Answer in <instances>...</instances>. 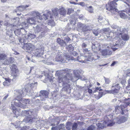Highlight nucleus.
Returning <instances> with one entry per match:
<instances>
[{"mask_svg":"<svg viewBox=\"0 0 130 130\" xmlns=\"http://www.w3.org/2000/svg\"><path fill=\"white\" fill-rule=\"evenodd\" d=\"M70 71V70L68 69L62 70L60 72L58 80L59 83L63 82L65 89L67 91L69 90V93H71L70 91L73 85L71 84L72 78L69 74Z\"/></svg>","mask_w":130,"mask_h":130,"instance_id":"nucleus-1","label":"nucleus"},{"mask_svg":"<svg viewBox=\"0 0 130 130\" xmlns=\"http://www.w3.org/2000/svg\"><path fill=\"white\" fill-rule=\"evenodd\" d=\"M47 14H43L41 18L40 13L37 11H32L31 12L30 15L32 16L31 18H28L27 19V23L32 24H34L35 23L37 22H41L42 20L44 19L45 20L48 19V17L50 16L51 18H52V16H50L51 12L48 10L46 11Z\"/></svg>","mask_w":130,"mask_h":130,"instance_id":"nucleus-2","label":"nucleus"},{"mask_svg":"<svg viewBox=\"0 0 130 130\" xmlns=\"http://www.w3.org/2000/svg\"><path fill=\"white\" fill-rule=\"evenodd\" d=\"M115 118L114 119L113 115H107L104 120L97 121L96 124L99 129H103L108 126H111L114 125L116 121Z\"/></svg>","mask_w":130,"mask_h":130,"instance_id":"nucleus-3","label":"nucleus"},{"mask_svg":"<svg viewBox=\"0 0 130 130\" xmlns=\"http://www.w3.org/2000/svg\"><path fill=\"white\" fill-rule=\"evenodd\" d=\"M29 100L28 99H24L22 98H15L12 101V103L14 104L15 106L22 108H24L26 104H29Z\"/></svg>","mask_w":130,"mask_h":130,"instance_id":"nucleus-4","label":"nucleus"},{"mask_svg":"<svg viewBox=\"0 0 130 130\" xmlns=\"http://www.w3.org/2000/svg\"><path fill=\"white\" fill-rule=\"evenodd\" d=\"M118 0H114L112 1L108 2V4L106 5V9L110 11L111 13H115L118 10L116 8L117 5L116 2L118 1Z\"/></svg>","mask_w":130,"mask_h":130,"instance_id":"nucleus-5","label":"nucleus"},{"mask_svg":"<svg viewBox=\"0 0 130 130\" xmlns=\"http://www.w3.org/2000/svg\"><path fill=\"white\" fill-rule=\"evenodd\" d=\"M34 30L36 32H40L42 33L48 31V29L46 26L42 24H39L35 27Z\"/></svg>","mask_w":130,"mask_h":130,"instance_id":"nucleus-6","label":"nucleus"},{"mask_svg":"<svg viewBox=\"0 0 130 130\" xmlns=\"http://www.w3.org/2000/svg\"><path fill=\"white\" fill-rule=\"evenodd\" d=\"M111 27L113 29L112 31L113 33H116L117 35H121L126 31V30L125 28L119 27L116 26H113V25Z\"/></svg>","mask_w":130,"mask_h":130,"instance_id":"nucleus-7","label":"nucleus"},{"mask_svg":"<svg viewBox=\"0 0 130 130\" xmlns=\"http://www.w3.org/2000/svg\"><path fill=\"white\" fill-rule=\"evenodd\" d=\"M37 82L31 83L30 82L28 84L25 86V90L26 92H29L30 91L31 89L33 88L34 87L35 89H36L37 86Z\"/></svg>","mask_w":130,"mask_h":130,"instance_id":"nucleus-8","label":"nucleus"},{"mask_svg":"<svg viewBox=\"0 0 130 130\" xmlns=\"http://www.w3.org/2000/svg\"><path fill=\"white\" fill-rule=\"evenodd\" d=\"M49 93L46 91H41L40 92V100L42 101H44L48 97Z\"/></svg>","mask_w":130,"mask_h":130,"instance_id":"nucleus-9","label":"nucleus"},{"mask_svg":"<svg viewBox=\"0 0 130 130\" xmlns=\"http://www.w3.org/2000/svg\"><path fill=\"white\" fill-rule=\"evenodd\" d=\"M11 75L13 78H15L18 75V70L16 68V66L15 64H13L11 66Z\"/></svg>","mask_w":130,"mask_h":130,"instance_id":"nucleus-10","label":"nucleus"},{"mask_svg":"<svg viewBox=\"0 0 130 130\" xmlns=\"http://www.w3.org/2000/svg\"><path fill=\"white\" fill-rule=\"evenodd\" d=\"M127 106L126 104L125 105H121L120 106H117L115 107V111L117 112L116 114L121 113L122 114H123V111L124 109Z\"/></svg>","mask_w":130,"mask_h":130,"instance_id":"nucleus-11","label":"nucleus"},{"mask_svg":"<svg viewBox=\"0 0 130 130\" xmlns=\"http://www.w3.org/2000/svg\"><path fill=\"white\" fill-rule=\"evenodd\" d=\"M44 47H41L40 48H37L35 50V55L37 57H41L43 54Z\"/></svg>","mask_w":130,"mask_h":130,"instance_id":"nucleus-12","label":"nucleus"},{"mask_svg":"<svg viewBox=\"0 0 130 130\" xmlns=\"http://www.w3.org/2000/svg\"><path fill=\"white\" fill-rule=\"evenodd\" d=\"M106 48H107V47ZM108 48L101 51V53L102 56H108L111 54L112 52L110 50V49Z\"/></svg>","mask_w":130,"mask_h":130,"instance_id":"nucleus-13","label":"nucleus"},{"mask_svg":"<svg viewBox=\"0 0 130 130\" xmlns=\"http://www.w3.org/2000/svg\"><path fill=\"white\" fill-rule=\"evenodd\" d=\"M56 61L58 62H64V59L62 53H59L56 58Z\"/></svg>","mask_w":130,"mask_h":130,"instance_id":"nucleus-14","label":"nucleus"},{"mask_svg":"<svg viewBox=\"0 0 130 130\" xmlns=\"http://www.w3.org/2000/svg\"><path fill=\"white\" fill-rule=\"evenodd\" d=\"M31 114L28 115L23 120V121L26 122H29L31 123L33 121H34V120L35 119L33 118Z\"/></svg>","mask_w":130,"mask_h":130,"instance_id":"nucleus-15","label":"nucleus"},{"mask_svg":"<svg viewBox=\"0 0 130 130\" xmlns=\"http://www.w3.org/2000/svg\"><path fill=\"white\" fill-rule=\"evenodd\" d=\"M29 6L28 5H26L25 6H20L18 7H17V8L14 10V11L16 12H17L18 11H22L25 9V8L26 7H27Z\"/></svg>","mask_w":130,"mask_h":130,"instance_id":"nucleus-16","label":"nucleus"},{"mask_svg":"<svg viewBox=\"0 0 130 130\" xmlns=\"http://www.w3.org/2000/svg\"><path fill=\"white\" fill-rule=\"evenodd\" d=\"M59 14L63 17L66 16L67 14V11L66 9L62 7L59 9L58 10Z\"/></svg>","mask_w":130,"mask_h":130,"instance_id":"nucleus-17","label":"nucleus"},{"mask_svg":"<svg viewBox=\"0 0 130 130\" xmlns=\"http://www.w3.org/2000/svg\"><path fill=\"white\" fill-rule=\"evenodd\" d=\"M119 84H117L115 85H113L112 87V89H113L114 88V89L112 90V93H117L118 92V91L120 89V87L119 85Z\"/></svg>","mask_w":130,"mask_h":130,"instance_id":"nucleus-18","label":"nucleus"},{"mask_svg":"<svg viewBox=\"0 0 130 130\" xmlns=\"http://www.w3.org/2000/svg\"><path fill=\"white\" fill-rule=\"evenodd\" d=\"M14 104H13L11 102L10 108L15 115L18 116H19L20 115V113L18 111L16 110V108Z\"/></svg>","mask_w":130,"mask_h":130,"instance_id":"nucleus-19","label":"nucleus"},{"mask_svg":"<svg viewBox=\"0 0 130 130\" xmlns=\"http://www.w3.org/2000/svg\"><path fill=\"white\" fill-rule=\"evenodd\" d=\"M5 60L3 61V64L5 65H8L13 62L14 58L12 57H11L9 59H6Z\"/></svg>","mask_w":130,"mask_h":130,"instance_id":"nucleus-20","label":"nucleus"},{"mask_svg":"<svg viewBox=\"0 0 130 130\" xmlns=\"http://www.w3.org/2000/svg\"><path fill=\"white\" fill-rule=\"evenodd\" d=\"M32 45L31 43L25 44L23 48L25 50H32Z\"/></svg>","mask_w":130,"mask_h":130,"instance_id":"nucleus-21","label":"nucleus"},{"mask_svg":"<svg viewBox=\"0 0 130 130\" xmlns=\"http://www.w3.org/2000/svg\"><path fill=\"white\" fill-rule=\"evenodd\" d=\"M102 90V89L100 88H96L95 90H92L91 89L88 88L87 90H86V91L88 92L89 93L90 95H91L93 94V95L96 92V91H101Z\"/></svg>","mask_w":130,"mask_h":130,"instance_id":"nucleus-22","label":"nucleus"},{"mask_svg":"<svg viewBox=\"0 0 130 130\" xmlns=\"http://www.w3.org/2000/svg\"><path fill=\"white\" fill-rule=\"evenodd\" d=\"M99 91H96V92L94 94V96L96 99H99L103 95V93L102 92H99Z\"/></svg>","mask_w":130,"mask_h":130,"instance_id":"nucleus-23","label":"nucleus"},{"mask_svg":"<svg viewBox=\"0 0 130 130\" xmlns=\"http://www.w3.org/2000/svg\"><path fill=\"white\" fill-rule=\"evenodd\" d=\"M58 10L57 8H54L52 10V12L55 18H59V16L58 14Z\"/></svg>","mask_w":130,"mask_h":130,"instance_id":"nucleus-24","label":"nucleus"},{"mask_svg":"<svg viewBox=\"0 0 130 130\" xmlns=\"http://www.w3.org/2000/svg\"><path fill=\"white\" fill-rule=\"evenodd\" d=\"M16 94L17 95V96L15 98H17V97L18 98H21L22 97H23V91L22 90H17L16 91Z\"/></svg>","mask_w":130,"mask_h":130,"instance_id":"nucleus-25","label":"nucleus"},{"mask_svg":"<svg viewBox=\"0 0 130 130\" xmlns=\"http://www.w3.org/2000/svg\"><path fill=\"white\" fill-rule=\"evenodd\" d=\"M57 42L59 43L61 46H65L66 45V44L65 41H64L62 40H61L60 38H58L57 39Z\"/></svg>","mask_w":130,"mask_h":130,"instance_id":"nucleus-26","label":"nucleus"},{"mask_svg":"<svg viewBox=\"0 0 130 130\" xmlns=\"http://www.w3.org/2000/svg\"><path fill=\"white\" fill-rule=\"evenodd\" d=\"M82 29L83 32H85L88 30H91V28L89 26L85 25L83 27Z\"/></svg>","mask_w":130,"mask_h":130,"instance_id":"nucleus-27","label":"nucleus"},{"mask_svg":"<svg viewBox=\"0 0 130 130\" xmlns=\"http://www.w3.org/2000/svg\"><path fill=\"white\" fill-rule=\"evenodd\" d=\"M7 55L4 53H0V61L4 60L7 58Z\"/></svg>","mask_w":130,"mask_h":130,"instance_id":"nucleus-28","label":"nucleus"},{"mask_svg":"<svg viewBox=\"0 0 130 130\" xmlns=\"http://www.w3.org/2000/svg\"><path fill=\"white\" fill-rule=\"evenodd\" d=\"M11 80L8 78H5V81L3 83L4 86H7L9 85L11 82Z\"/></svg>","mask_w":130,"mask_h":130,"instance_id":"nucleus-29","label":"nucleus"},{"mask_svg":"<svg viewBox=\"0 0 130 130\" xmlns=\"http://www.w3.org/2000/svg\"><path fill=\"white\" fill-rule=\"evenodd\" d=\"M127 120V118L123 116L120 120L117 121V122L118 123H120L124 122Z\"/></svg>","mask_w":130,"mask_h":130,"instance_id":"nucleus-30","label":"nucleus"},{"mask_svg":"<svg viewBox=\"0 0 130 130\" xmlns=\"http://www.w3.org/2000/svg\"><path fill=\"white\" fill-rule=\"evenodd\" d=\"M100 58V56L98 54H95L93 56H91L90 58L92 60H98Z\"/></svg>","mask_w":130,"mask_h":130,"instance_id":"nucleus-31","label":"nucleus"},{"mask_svg":"<svg viewBox=\"0 0 130 130\" xmlns=\"http://www.w3.org/2000/svg\"><path fill=\"white\" fill-rule=\"evenodd\" d=\"M63 56L64 62L66 61V62H67V61H69L70 59V56L67 54H65L63 55Z\"/></svg>","mask_w":130,"mask_h":130,"instance_id":"nucleus-32","label":"nucleus"},{"mask_svg":"<svg viewBox=\"0 0 130 130\" xmlns=\"http://www.w3.org/2000/svg\"><path fill=\"white\" fill-rule=\"evenodd\" d=\"M110 29L108 28H104L100 30V32L102 33H104L105 34H107L110 31Z\"/></svg>","mask_w":130,"mask_h":130,"instance_id":"nucleus-33","label":"nucleus"},{"mask_svg":"<svg viewBox=\"0 0 130 130\" xmlns=\"http://www.w3.org/2000/svg\"><path fill=\"white\" fill-rule=\"evenodd\" d=\"M22 115L23 116H25L26 117L28 115L31 114V113L30 111H27L26 110L23 111L22 112Z\"/></svg>","mask_w":130,"mask_h":130,"instance_id":"nucleus-34","label":"nucleus"},{"mask_svg":"<svg viewBox=\"0 0 130 130\" xmlns=\"http://www.w3.org/2000/svg\"><path fill=\"white\" fill-rule=\"evenodd\" d=\"M72 126V123L70 122H68L66 124V127L67 130H71V127Z\"/></svg>","mask_w":130,"mask_h":130,"instance_id":"nucleus-35","label":"nucleus"},{"mask_svg":"<svg viewBox=\"0 0 130 130\" xmlns=\"http://www.w3.org/2000/svg\"><path fill=\"white\" fill-rule=\"evenodd\" d=\"M73 73L76 77L78 78L79 77L80 73L79 71L78 70H74L73 71Z\"/></svg>","mask_w":130,"mask_h":130,"instance_id":"nucleus-36","label":"nucleus"},{"mask_svg":"<svg viewBox=\"0 0 130 130\" xmlns=\"http://www.w3.org/2000/svg\"><path fill=\"white\" fill-rule=\"evenodd\" d=\"M70 25L69 24V26H70V27H71V26H73L72 28H73V29L74 27V26L75 24V19H71L70 20Z\"/></svg>","mask_w":130,"mask_h":130,"instance_id":"nucleus-37","label":"nucleus"},{"mask_svg":"<svg viewBox=\"0 0 130 130\" xmlns=\"http://www.w3.org/2000/svg\"><path fill=\"white\" fill-rule=\"evenodd\" d=\"M121 38L123 40L125 41L128 40L129 39V36L126 34H124L122 35Z\"/></svg>","mask_w":130,"mask_h":130,"instance_id":"nucleus-38","label":"nucleus"},{"mask_svg":"<svg viewBox=\"0 0 130 130\" xmlns=\"http://www.w3.org/2000/svg\"><path fill=\"white\" fill-rule=\"evenodd\" d=\"M122 41H121L119 43H115V44H113V46H112V47H117L118 46V47H120V45H123L125 43V42H121Z\"/></svg>","mask_w":130,"mask_h":130,"instance_id":"nucleus-39","label":"nucleus"},{"mask_svg":"<svg viewBox=\"0 0 130 130\" xmlns=\"http://www.w3.org/2000/svg\"><path fill=\"white\" fill-rule=\"evenodd\" d=\"M92 31L93 34L96 36H98L100 32L99 29H94Z\"/></svg>","mask_w":130,"mask_h":130,"instance_id":"nucleus-40","label":"nucleus"},{"mask_svg":"<svg viewBox=\"0 0 130 130\" xmlns=\"http://www.w3.org/2000/svg\"><path fill=\"white\" fill-rule=\"evenodd\" d=\"M87 10L90 13H92L93 12V9L92 6H90L87 7Z\"/></svg>","mask_w":130,"mask_h":130,"instance_id":"nucleus-41","label":"nucleus"},{"mask_svg":"<svg viewBox=\"0 0 130 130\" xmlns=\"http://www.w3.org/2000/svg\"><path fill=\"white\" fill-rule=\"evenodd\" d=\"M119 47H118V46L117 47H111V46L110 45L108 46H107V48H108L109 49L112 48V50L113 51H115L117 50Z\"/></svg>","mask_w":130,"mask_h":130,"instance_id":"nucleus-42","label":"nucleus"},{"mask_svg":"<svg viewBox=\"0 0 130 130\" xmlns=\"http://www.w3.org/2000/svg\"><path fill=\"white\" fill-rule=\"evenodd\" d=\"M77 125L76 123H74L72 125V130H77Z\"/></svg>","mask_w":130,"mask_h":130,"instance_id":"nucleus-43","label":"nucleus"},{"mask_svg":"<svg viewBox=\"0 0 130 130\" xmlns=\"http://www.w3.org/2000/svg\"><path fill=\"white\" fill-rule=\"evenodd\" d=\"M59 129V130H65L64 129V125L63 124H60L58 126Z\"/></svg>","mask_w":130,"mask_h":130,"instance_id":"nucleus-44","label":"nucleus"},{"mask_svg":"<svg viewBox=\"0 0 130 130\" xmlns=\"http://www.w3.org/2000/svg\"><path fill=\"white\" fill-rule=\"evenodd\" d=\"M95 126L94 125H92L88 127L87 130H95Z\"/></svg>","mask_w":130,"mask_h":130,"instance_id":"nucleus-45","label":"nucleus"},{"mask_svg":"<svg viewBox=\"0 0 130 130\" xmlns=\"http://www.w3.org/2000/svg\"><path fill=\"white\" fill-rule=\"evenodd\" d=\"M125 100L124 103L126 104L127 105H128L130 104V98H128L127 99H125Z\"/></svg>","mask_w":130,"mask_h":130,"instance_id":"nucleus-46","label":"nucleus"},{"mask_svg":"<svg viewBox=\"0 0 130 130\" xmlns=\"http://www.w3.org/2000/svg\"><path fill=\"white\" fill-rule=\"evenodd\" d=\"M120 16L123 19H125L127 17L126 15L124 13L122 12L120 14Z\"/></svg>","mask_w":130,"mask_h":130,"instance_id":"nucleus-47","label":"nucleus"},{"mask_svg":"<svg viewBox=\"0 0 130 130\" xmlns=\"http://www.w3.org/2000/svg\"><path fill=\"white\" fill-rule=\"evenodd\" d=\"M104 79L105 80V84H108L110 82V81L109 78H106L105 77H104Z\"/></svg>","mask_w":130,"mask_h":130,"instance_id":"nucleus-48","label":"nucleus"},{"mask_svg":"<svg viewBox=\"0 0 130 130\" xmlns=\"http://www.w3.org/2000/svg\"><path fill=\"white\" fill-rule=\"evenodd\" d=\"M68 48H69V51L70 52H72L74 50V47L71 44L69 45Z\"/></svg>","mask_w":130,"mask_h":130,"instance_id":"nucleus-49","label":"nucleus"},{"mask_svg":"<svg viewBox=\"0 0 130 130\" xmlns=\"http://www.w3.org/2000/svg\"><path fill=\"white\" fill-rule=\"evenodd\" d=\"M85 25L84 24H83L82 23L80 22L78 23L77 24V27L79 28H82L84 26V25Z\"/></svg>","mask_w":130,"mask_h":130,"instance_id":"nucleus-50","label":"nucleus"},{"mask_svg":"<svg viewBox=\"0 0 130 130\" xmlns=\"http://www.w3.org/2000/svg\"><path fill=\"white\" fill-rule=\"evenodd\" d=\"M20 30L19 29H17V30L14 31V32L15 34L17 35H19L20 34Z\"/></svg>","mask_w":130,"mask_h":130,"instance_id":"nucleus-51","label":"nucleus"},{"mask_svg":"<svg viewBox=\"0 0 130 130\" xmlns=\"http://www.w3.org/2000/svg\"><path fill=\"white\" fill-rule=\"evenodd\" d=\"M124 3L126 4L128 7H130V1L129 0H124Z\"/></svg>","mask_w":130,"mask_h":130,"instance_id":"nucleus-52","label":"nucleus"},{"mask_svg":"<svg viewBox=\"0 0 130 130\" xmlns=\"http://www.w3.org/2000/svg\"><path fill=\"white\" fill-rule=\"evenodd\" d=\"M48 24L53 26L55 25V23L53 20H51V21L49 22Z\"/></svg>","mask_w":130,"mask_h":130,"instance_id":"nucleus-53","label":"nucleus"},{"mask_svg":"<svg viewBox=\"0 0 130 130\" xmlns=\"http://www.w3.org/2000/svg\"><path fill=\"white\" fill-rule=\"evenodd\" d=\"M70 53L71 54H72L73 55L75 56H76L78 55V54L75 51H73L70 52Z\"/></svg>","mask_w":130,"mask_h":130,"instance_id":"nucleus-54","label":"nucleus"},{"mask_svg":"<svg viewBox=\"0 0 130 130\" xmlns=\"http://www.w3.org/2000/svg\"><path fill=\"white\" fill-rule=\"evenodd\" d=\"M12 31L11 29L10 30H8L7 31V34H8L9 36L11 35V33H12Z\"/></svg>","mask_w":130,"mask_h":130,"instance_id":"nucleus-55","label":"nucleus"},{"mask_svg":"<svg viewBox=\"0 0 130 130\" xmlns=\"http://www.w3.org/2000/svg\"><path fill=\"white\" fill-rule=\"evenodd\" d=\"M58 126H57L55 127H53L51 128V130H58L59 129Z\"/></svg>","mask_w":130,"mask_h":130,"instance_id":"nucleus-56","label":"nucleus"},{"mask_svg":"<svg viewBox=\"0 0 130 130\" xmlns=\"http://www.w3.org/2000/svg\"><path fill=\"white\" fill-rule=\"evenodd\" d=\"M27 36L28 37V38L29 37L30 38H31V39H32L33 38H34V37H35V35L32 34L28 35Z\"/></svg>","mask_w":130,"mask_h":130,"instance_id":"nucleus-57","label":"nucleus"},{"mask_svg":"<svg viewBox=\"0 0 130 130\" xmlns=\"http://www.w3.org/2000/svg\"><path fill=\"white\" fill-rule=\"evenodd\" d=\"M72 11V9H68V12L67 13L68 14H70Z\"/></svg>","mask_w":130,"mask_h":130,"instance_id":"nucleus-58","label":"nucleus"},{"mask_svg":"<svg viewBox=\"0 0 130 130\" xmlns=\"http://www.w3.org/2000/svg\"><path fill=\"white\" fill-rule=\"evenodd\" d=\"M125 12H126V13L128 14L129 15H130V8L125 10Z\"/></svg>","mask_w":130,"mask_h":130,"instance_id":"nucleus-59","label":"nucleus"},{"mask_svg":"<svg viewBox=\"0 0 130 130\" xmlns=\"http://www.w3.org/2000/svg\"><path fill=\"white\" fill-rule=\"evenodd\" d=\"M64 40L67 42H69L71 40V39H70V38L69 37H68L66 38Z\"/></svg>","mask_w":130,"mask_h":130,"instance_id":"nucleus-60","label":"nucleus"},{"mask_svg":"<svg viewBox=\"0 0 130 130\" xmlns=\"http://www.w3.org/2000/svg\"><path fill=\"white\" fill-rule=\"evenodd\" d=\"M87 46V45L86 43H83L82 44V48L85 47H86Z\"/></svg>","mask_w":130,"mask_h":130,"instance_id":"nucleus-61","label":"nucleus"},{"mask_svg":"<svg viewBox=\"0 0 130 130\" xmlns=\"http://www.w3.org/2000/svg\"><path fill=\"white\" fill-rule=\"evenodd\" d=\"M19 41L21 43H23L24 42V40L22 38H20L19 40Z\"/></svg>","mask_w":130,"mask_h":130,"instance_id":"nucleus-62","label":"nucleus"},{"mask_svg":"<svg viewBox=\"0 0 130 130\" xmlns=\"http://www.w3.org/2000/svg\"><path fill=\"white\" fill-rule=\"evenodd\" d=\"M22 26L23 27H25L26 25V23L25 22H23L21 24Z\"/></svg>","mask_w":130,"mask_h":130,"instance_id":"nucleus-63","label":"nucleus"},{"mask_svg":"<svg viewBox=\"0 0 130 130\" xmlns=\"http://www.w3.org/2000/svg\"><path fill=\"white\" fill-rule=\"evenodd\" d=\"M8 94H7L3 98V100H6L7 98H8Z\"/></svg>","mask_w":130,"mask_h":130,"instance_id":"nucleus-64","label":"nucleus"}]
</instances>
